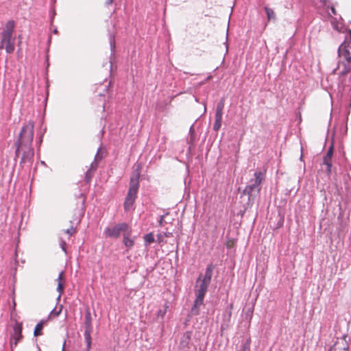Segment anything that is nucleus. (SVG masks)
Returning <instances> with one entry per match:
<instances>
[{
    "mask_svg": "<svg viewBox=\"0 0 351 351\" xmlns=\"http://www.w3.org/2000/svg\"><path fill=\"white\" fill-rule=\"evenodd\" d=\"M213 276L212 266H208L204 276L200 275L196 280L195 285V300L191 309V313L194 315L199 314V307L204 304V299L207 292Z\"/></svg>",
    "mask_w": 351,
    "mask_h": 351,
    "instance_id": "1",
    "label": "nucleus"
},
{
    "mask_svg": "<svg viewBox=\"0 0 351 351\" xmlns=\"http://www.w3.org/2000/svg\"><path fill=\"white\" fill-rule=\"evenodd\" d=\"M14 27V21H8L0 34V49H4L8 53H12L15 49V37L13 36Z\"/></svg>",
    "mask_w": 351,
    "mask_h": 351,
    "instance_id": "2",
    "label": "nucleus"
},
{
    "mask_svg": "<svg viewBox=\"0 0 351 351\" xmlns=\"http://www.w3.org/2000/svg\"><path fill=\"white\" fill-rule=\"evenodd\" d=\"M138 177H132L130 180L128 193L124 202V208L125 210H130V208L133 206L136 197V193L138 189Z\"/></svg>",
    "mask_w": 351,
    "mask_h": 351,
    "instance_id": "3",
    "label": "nucleus"
},
{
    "mask_svg": "<svg viewBox=\"0 0 351 351\" xmlns=\"http://www.w3.org/2000/svg\"><path fill=\"white\" fill-rule=\"evenodd\" d=\"M16 155L21 158L22 162H29L34 157V152L32 143H19Z\"/></svg>",
    "mask_w": 351,
    "mask_h": 351,
    "instance_id": "4",
    "label": "nucleus"
},
{
    "mask_svg": "<svg viewBox=\"0 0 351 351\" xmlns=\"http://www.w3.org/2000/svg\"><path fill=\"white\" fill-rule=\"evenodd\" d=\"M34 123L29 122L21 129L19 143H32L34 138Z\"/></svg>",
    "mask_w": 351,
    "mask_h": 351,
    "instance_id": "5",
    "label": "nucleus"
},
{
    "mask_svg": "<svg viewBox=\"0 0 351 351\" xmlns=\"http://www.w3.org/2000/svg\"><path fill=\"white\" fill-rule=\"evenodd\" d=\"M333 152V146L331 145L323 158L322 170L325 171L328 174H337V167H333L332 163Z\"/></svg>",
    "mask_w": 351,
    "mask_h": 351,
    "instance_id": "6",
    "label": "nucleus"
},
{
    "mask_svg": "<svg viewBox=\"0 0 351 351\" xmlns=\"http://www.w3.org/2000/svg\"><path fill=\"white\" fill-rule=\"evenodd\" d=\"M129 226L126 223H121L115 225L112 228H107L105 230V234L110 238H118L121 233L123 234L130 230Z\"/></svg>",
    "mask_w": 351,
    "mask_h": 351,
    "instance_id": "7",
    "label": "nucleus"
},
{
    "mask_svg": "<svg viewBox=\"0 0 351 351\" xmlns=\"http://www.w3.org/2000/svg\"><path fill=\"white\" fill-rule=\"evenodd\" d=\"M22 330L23 324L21 322H16L13 326V332L11 334L10 339V344L12 350H13L14 347H16L19 342L23 339V336L22 335Z\"/></svg>",
    "mask_w": 351,
    "mask_h": 351,
    "instance_id": "8",
    "label": "nucleus"
},
{
    "mask_svg": "<svg viewBox=\"0 0 351 351\" xmlns=\"http://www.w3.org/2000/svg\"><path fill=\"white\" fill-rule=\"evenodd\" d=\"M337 69L339 70L338 73L339 75V81L343 86H348V84L345 79V76L351 70V61L347 62L346 60H339Z\"/></svg>",
    "mask_w": 351,
    "mask_h": 351,
    "instance_id": "9",
    "label": "nucleus"
},
{
    "mask_svg": "<svg viewBox=\"0 0 351 351\" xmlns=\"http://www.w3.org/2000/svg\"><path fill=\"white\" fill-rule=\"evenodd\" d=\"M110 86V82L108 83H103V84H97L95 86V92L97 94V96L100 97V99L101 101H103L102 104V110H105V97L107 95L109 94V87Z\"/></svg>",
    "mask_w": 351,
    "mask_h": 351,
    "instance_id": "10",
    "label": "nucleus"
},
{
    "mask_svg": "<svg viewBox=\"0 0 351 351\" xmlns=\"http://www.w3.org/2000/svg\"><path fill=\"white\" fill-rule=\"evenodd\" d=\"M262 180V177H255V178L251 179L250 184L245 188L244 193L249 195H252L255 192L258 193L261 189L260 185Z\"/></svg>",
    "mask_w": 351,
    "mask_h": 351,
    "instance_id": "11",
    "label": "nucleus"
},
{
    "mask_svg": "<svg viewBox=\"0 0 351 351\" xmlns=\"http://www.w3.org/2000/svg\"><path fill=\"white\" fill-rule=\"evenodd\" d=\"M85 332L84 335L87 340L88 346L90 344V333L92 332V318H91V313L89 308H87L86 309L85 312Z\"/></svg>",
    "mask_w": 351,
    "mask_h": 351,
    "instance_id": "12",
    "label": "nucleus"
},
{
    "mask_svg": "<svg viewBox=\"0 0 351 351\" xmlns=\"http://www.w3.org/2000/svg\"><path fill=\"white\" fill-rule=\"evenodd\" d=\"M350 46H346L345 45H341L338 49V56L339 60L351 61V56L349 51Z\"/></svg>",
    "mask_w": 351,
    "mask_h": 351,
    "instance_id": "13",
    "label": "nucleus"
},
{
    "mask_svg": "<svg viewBox=\"0 0 351 351\" xmlns=\"http://www.w3.org/2000/svg\"><path fill=\"white\" fill-rule=\"evenodd\" d=\"M57 281H58L57 291L60 293V295L64 291V283L65 282L64 271H61L59 274L58 277L57 278Z\"/></svg>",
    "mask_w": 351,
    "mask_h": 351,
    "instance_id": "14",
    "label": "nucleus"
},
{
    "mask_svg": "<svg viewBox=\"0 0 351 351\" xmlns=\"http://www.w3.org/2000/svg\"><path fill=\"white\" fill-rule=\"evenodd\" d=\"M131 232L132 230L130 229L123 234V243L128 248H131L134 244V240L130 239Z\"/></svg>",
    "mask_w": 351,
    "mask_h": 351,
    "instance_id": "15",
    "label": "nucleus"
},
{
    "mask_svg": "<svg viewBox=\"0 0 351 351\" xmlns=\"http://www.w3.org/2000/svg\"><path fill=\"white\" fill-rule=\"evenodd\" d=\"M47 322V320H41L36 324L34 331V335L35 337H38L43 335L42 330Z\"/></svg>",
    "mask_w": 351,
    "mask_h": 351,
    "instance_id": "16",
    "label": "nucleus"
},
{
    "mask_svg": "<svg viewBox=\"0 0 351 351\" xmlns=\"http://www.w3.org/2000/svg\"><path fill=\"white\" fill-rule=\"evenodd\" d=\"M222 114H223L215 113V123L213 125V130L215 131H218L221 126Z\"/></svg>",
    "mask_w": 351,
    "mask_h": 351,
    "instance_id": "17",
    "label": "nucleus"
},
{
    "mask_svg": "<svg viewBox=\"0 0 351 351\" xmlns=\"http://www.w3.org/2000/svg\"><path fill=\"white\" fill-rule=\"evenodd\" d=\"M351 44V30H346L345 40L341 45L350 46Z\"/></svg>",
    "mask_w": 351,
    "mask_h": 351,
    "instance_id": "18",
    "label": "nucleus"
},
{
    "mask_svg": "<svg viewBox=\"0 0 351 351\" xmlns=\"http://www.w3.org/2000/svg\"><path fill=\"white\" fill-rule=\"evenodd\" d=\"M265 10L269 21L275 18V12L272 9L265 7Z\"/></svg>",
    "mask_w": 351,
    "mask_h": 351,
    "instance_id": "19",
    "label": "nucleus"
},
{
    "mask_svg": "<svg viewBox=\"0 0 351 351\" xmlns=\"http://www.w3.org/2000/svg\"><path fill=\"white\" fill-rule=\"evenodd\" d=\"M145 242L146 245L150 244L154 242V237L152 233H149L144 237Z\"/></svg>",
    "mask_w": 351,
    "mask_h": 351,
    "instance_id": "20",
    "label": "nucleus"
},
{
    "mask_svg": "<svg viewBox=\"0 0 351 351\" xmlns=\"http://www.w3.org/2000/svg\"><path fill=\"white\" fill-rule=\"evenodd\" d=\"M224 105H225L224 99H222L220 100V101L218 103V104L217 106L215 113L223 114V110L224 108Z\"/></svg>",
    "mask_w": 351,
    "mask_h": 351,
    "instance_id": "21",
    "label": "nucleus"
},
{
    "mask_svg": "<svg viewBox=\"0 0 351 351\" xmlns=\"http://www.w3.org/2000/svg\"><path fill=\"white\" fill-rule=\"evenodd\" d=\"M236 245V241L234 239H229L226 243V246L229 248H233Z\"/></svg>",
    "mask_w": 351,
    "mask_h": 351,
    "instance_id": "22",
    "label": "nucleus"
},
{
    "mask_svg": "<svg viewBox=\"0 0 351 351\" xmlns=\"http://www.w3.org/2000/svg\"><path fill=\"white\" fill-rule=\"evenodd\" d=\"M250 339L246 340L245 343L243 345L242 351H250Z\"/></svg>",
    "mask_w": 351,
    "mask_h": 351,
    "instance_id": "23",
    "label": "nucleus"
},
{
    "mask_svg": "<svg viewBox=\"0 0 351 351\" xmlns=\"http://www.w3.org/2000/svg\"><path fill=\"white\" fill-rule=\"evenodd\" d=\"M64 232L66 234H68L69 236H71L75 233L76 228L71 226L69 228H67L65 230H64Z\"/></svg>",
    "mask_w": 351,
    "mask_h": 351,
    "instance_id": "24",
    "label": "nucleus"
},
{
    "mask_svg": "<svg viewBox=\"0 0 351 351\" xmlns=\"http://www.w3.org/2000/svg\"><path fill=\"white\" fill-rule=\"evenodd\" d=\"M167 308H168V306H165V308L164 309H160L157 313V317L163 318L167 313Z\"/></svg>",
    "mask_w": 351,
    "mask_h": 351,
    "instance_id": "25",
    "label": "nucleus"
},
{
    "mask_svg": "<svg viewBox=\"0 0 351 351\" xmlns=\"http://www.w3.org/2000/svg\"><path fill=\"white\" fill-rule=\"evenodd\" d=\"M97 162H93V163L91 164V167H90V169L89 171H88V172L86 173V176H89V174L93 173V170L96 169H97Z\"/></svg>",
    "mask_w": 351,
    "mask_h": 351,
    "instance_id": "26",
    "label": "nucleus"
},
{
    "mask_svg": "<svg viewBox=\"0 0 351 351\" xmlns=\"http://www.w3.org/2000/svg\"><path fill=\"white\" fill-rule=\"evenodd\" d=\"M113 3V0H106V5L108 6L109 5H112Z\"/></svg>",
    "mask_w": 351,
    "mask_h": 351,
    "instance_id": "27",
    "label": "nucleus"
},
{
    "mask_svg": "<svg viewBox=\"0 0 351 351\" xmlns=\"http://www.w3.org/2000/svg\"><path fill=\"white\" fill-rule=\"evenodd\" d=\"M330 10H331V12L333 14H336V10L335 9L334 7H331L330 8Z\"/></svg>",
    "mask_w": 351,
    "mask_h": 351,
    "instance_id": "28",
    "label": "nucleus"
},
{
    "mask_svg": "<svg viewBox=\"0 0 351 351\" xmlns=\"http://www.w3.org/2000/svg\"><path fill=\"white\" fill-rule=\"evenodd\" d=\"M95 159H96L97 160H101V156H99V154H97L96 155Z\"/></svg>",
    "mask_w": 351,
    "mask_h": 351,
    "instance_id": "29",
    "label": "nucleus"
},
{
    "mask_svg": "<svg viewBox=\"0 0 351 351\" xmlns=\"http://www.w3.org/2000/svg\"><path fill=\"white\" fill-rule=\"evenodd\" d=\"M90 177H86V182L87 183L90 182Z\"/></svg>",
    "mask_w": 351,
    "mask_h": 351,
    "instance_id": "30",
    "label": "nucleus"
}]
</instances>
